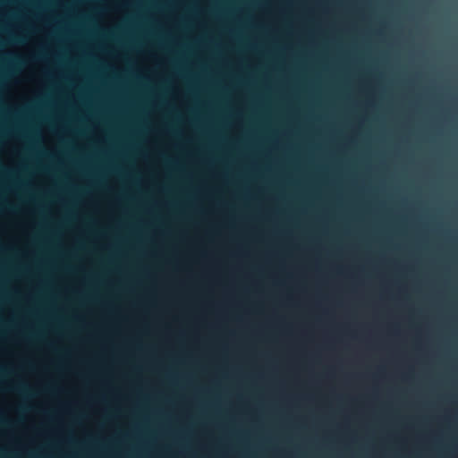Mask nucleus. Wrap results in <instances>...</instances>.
Segmentation results:
<instances>
[{
  "instance_id": "nucleus-1",
  "label": "nucleus",
  "mask_w": 458,
  "mask_h": 458,
  "mask_svg": "<svg viewBox=\"0 0 458 458\" xmlns=\"http://www.w3.org/2000/svg\"><path fill=\"white\" fill-rule=\"evenodd\" d=\"M18 389H19V390H21V391H24V390H25V387H23V386H19V387H18Z\"/></svg>"
}]
</instances>
